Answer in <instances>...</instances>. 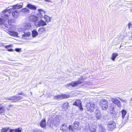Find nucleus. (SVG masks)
<instances>
[{"label":"nucleus","instance_id":"nucleus-1","mask_svg":"<svg viewBox=\"0 0 132 132\" xmlns=\"http://www.w3.org/2000/svg\"><path fill=\"white\" fill-rule=\"evenodd\" d=\"M22 6L21 4H18L15 5L11 7V8L9 9H7L4 10L2 13V16L5 19H8L9 18V15L7 14H10L12 12H13L14 10L19 9L21 8Z\"/></svg>","mask_w":132,"mask_h":132},{"label":"nucleus","instance_id":"nucleus-2","mask_svg":"<svg viewBox=\"0 0 132 132\" xmlns=\"http://www.w3.org/2000/svg\"><path fill=\"white\" fill-rule=\"evenodd\" d=\"M83 82V80L81 79H79L78 80L72 81L71 83L68 84L67 85H65L66 87L69 89H71V87L70 86L72 87H75L76 86H77L78 85L81 84Z\"/></svg>","mask_w":132,"mask_h":132},{"label":"nucleus","instance_id":"nucleus-3","mask_svg":"<svg viewBox=\"0 0 132 132\" xmlns=\"http://www.w3.org/2000/svg\"><path fill=\"white\" fill-rule=\"evenodd\" d=\"M100 104L102 110H105L108 108V102L104 99L100 100Z\"/></svg>","mask_w":132,"mask_h":132},{"label":"nucleus","instance_id":"nucleus-4","mask_svg":"<svg viewBox=\"0 0 132 132\" xmlns=\"http://www.w3.org/2000/svg\"><path fill=\"white\" fill-rule=\"evenodd\" d=\"M95 105L94 103H87L86 105V107L87 111L90 112H93L94 109Z\"/></svg>","mask_w":132,"mask_h":132},{"label":"nucleus","instance_id":"nucleus-5","mask_svg":"<svg viewBox=\"0 0 132 132\" xmlns=\"http://www.w3.org/2000/svg\"><path fill=\"white\" fill-rule=\"evenodd\" d=\"M22 97L20 96H14L10 97L7 98V99L11 101L12 102H16L18 101L23 99Z\"/></svg>","mask_w":132,"mask_h":132},{"label":"nucleus","instance_id":"nucleus-6","mask_svg":"<svg viewBox=\"0 0 132 132\" xmlns=\"http://www.w3.org/2000/svg\"><path fill=\"white\" fill-rule=\"evenodd\" d=\"M69 131L70 132H78L80 130V127H78L77 126L70 125L69 126Z\"/></svg>","mask_w":132,"mask_h":132},{"label":"nucleus","instance_id":"nucleus-7","mask_svg":"<svg viewBox=\"0 0 132 132\" xmlns=\"http://www.w3.org/2000/svg\"><path fill=\"white\" fill-rule=\"evenodd\" d=\"M70 96L69 95L66 94H61V95H58L55 96L54 97V98L55 100L61 99L63 98H69Z\"/></svg>","mask_w":132,"mask_h":132},{"label":"nucleus","instance_id":"nucleus-8","mask_svg":"<svg viewBox=\"0 0 132 132\" xmlns=\"http://www.w3.org/2000/svg\"><path fill=\"white\" fill-rule=\"evenodd\" d=\"M81 102L79 100H76L73 104V105H76L78 107L80 111L83 110V108L81 105Z\"/></svg>","mask_w":132,"mask_h":132},{"label":"nucleus","instance_id":"nucleus-9","mask_svg":"<svg viewBox=\"0 0 132 132\" xmlns=\"http://www.w3.org/2000/svg\"><path fill=\"white\" fill-rule=\"evenodd\" d=\"M116 127V123L113 121L109 122L108 125V129L109 130H112Z\"/></svg>","mask_w":132,"mask_h":132},{"label":"nucleus","instance_id":"nucleus-10","mask_svg":"<svg viewBox=\"0 0 132 132\" xmlns=\"http://www.w3.org/2000/svg\"><path fill=\"white\" fill-rule=\"evenodd\" d=\"M69 127L68 128L66 125L63 124L62 125L60 128V130L62 132H70L69 131Z\"/></svg>","mask_w":132,"mask_h":132},{"label":"nucleus","instance_id":"nucleus-11","mask_svg":"<svg viewBox=\"0 0 132 132\" xmlns=\"http://www.w3.org/2000/svg\"><path fill=\"white\" fill-rule=\"evenodd\" d=\"M111 101L115 104H116L119 108L121 107V103L120 101L116 98H112Z\"/></svg>","mask_w":132,"mask_h":132},{"label":"nucleus","instance_id":"nucleus-12","mask_svg":"<svg viewBox=\"0 0 132 132\" xmlns=\"http://www.w3.org/2000/svg\"><path fill=\"white\" fill-rule=\"evenodd\" d=\"M29 19L30 21L32 22H36L38 20V17L36 16L32 15L29 17Z\"/></svg>","mask_w":132,"mask_h":132},{"label":"nucleus","instance_id":"nucleus-13","mask_svg":"<svg viewBox=\"0 0 132 132\" xmlns=\"http://www.w3.org/2000/svg\"><path fill=\"white\" fill-rule=\"evenodd\" d=\"M96 119L98 120L101 117V114L100 111L98 110H96L95 112Z\"/></svg>","mask_w":132,"mask_h":132},{"label":"nucleus","instance_id":"nucleus-14","mask_svg":"<svg viewBox=\"0 0 132 132\" xmlns=\"http://www.w3.org/2000/svg\"><path fill=\"white\" fill-rule=\"evenodd\" d=\"M8 32V34L11 36L17 37L18 35V32L15 31L9 30Z\"/></svg>","mask_w":132,"mask_h":132},{"label":"nucleus","instance_id":"nucleus-15","mask_svg":"<svg viewBox=\"0 0 132 132\" xmlns=\"http://www.w3.org/2000/svg\"><path fill=\"white\" fill-rule=\"evenodd\" d=\"M12 12V14L13 16L15 18L17 17L19 14L20 13V11L18 10H13Z\"/></svg>","mask_w":132,"mask_h":132},{"label":"nucleus","instance_id":"nucleus-16","mask_svg":"<svg viewBox=\"0 0 132 132\" xmlns=\"http://www.w3.org/2000/svg\"><path fill=\"white\" fill-rule=\"evenodd\" d=\"M38 23L36 24V26L38 25V26H45L47 25L46 23L43 20H41L39 21L38 22Z\"/></svg>","mask_w":132,"mask_h":132},{"label":"nucleus","instance_id":"nucleus-17","mask_svg":"<svg viewBox=\"0 0 132 132\" xmlns=\"http://www.w3.org/2000/svg\"><path fill=\"white\" fill-rule=\"evenodd\" d=\"M27 7L30 9L32 10H35L36 9V7L35 6L32 5L31 4H28Z\"/></svg>","mask_w":132,"mask_h":132},{"label":"nucleus","instance_id":"nucleus-18","mask_svg":"<svg viewBox=\"0 0 132 132\" xmlns=\"http://www.w3.org/2000/svg\"><path fill=\"white\" fill-rule=\"evenodd\" d=\"M31 33L30 32H27L26 33H24L22 35V38L24 39H27L31 35Z\"/></svg>","mask_w":132,"mask_h":132},{"label":"nucleus","instance_id":"nucleus-19","mask_svg":"<svg viewBox=\"0 0 132 132\" xmlns=\"http://www.w3.org/2000/svg\"><path fill=\"white\" fill-rule=\"evenodd\" d=\"M53 121V123L54 126L55 127L58 126L59 123V121L58 120V119L56 118H54Z\"/></svg>","mask_w":132,"mask_h":132},{"label":"nucleus","instance_id":"nucleus-20","mask_svg":"<svg viewBox=\"0 0 132 132\" xmlns=\"http://www.w3.org/2000/svg\"><path fill=\"white\" fill-rule=\"evenodd\" d=\"M46 123L45 119H43L41 122L40 123V126L41 127L43 128H45Z\"/></svg>","mask_w":132,"mask_h":132},{"label":"nucleus","instance_id":"nucleus-21","mask_svg":"<svg viewBox=\"0 0 132 132\" xmlns=\"http://www.w3.org/2000/svg\"><path fill=\"white\" fill-rule=\"evenodd\" d=\"M45 31V28L44 27H43L42 28H40L38 31L39 34H41L44 33Z\"/></svg>","mask_w":132,"mask_h":132},{"label":"nucleus","instance_id":"nucleus-22","mask_svg":"<svg viewBox=\"0 0 132 132\" xmlns=\"http://www.w3.org/2000/svg\"><path fill=\"white\" fill-rule=\"evenodd\" d=\"M32 37H35L37 36L38 35V33L37 31L35 29H34L32 31Z\"/></svg>","mask_w":132,"mask_h":132},{"label":"nucleus","instance_id":"nucleus-23","mask_svg":"<svg viewBox=\"0 0 132 132\" xmlns=\"http://www.w3.org/2000/svg\"><path fill=\"white\" fill-rule=\"evenodd\" d=\"M98 131L99 132H105V129L103 126L100 125L99 126Z\"/></svg>","mask_w":132,"mask_h":132},{"label":"nucleus","instance_id":"nucleus-24","mask_svg":"<svg viewBox=\"0 0 132 132\" xmlns=\"http://www.w3.org/2000/svg\"><path fill=\"white\" fill-rule=\"evenodd\" d=\"M31 27V24L29 23H26L24 27L25 29L28 30L30 29Z\"/></svg>","mask_w":132,"mask_h":132},{"label":"nucleus","instance_id":"nucleus-25","mask_svg":"<svg viewBox=\"0 0 132 132\" xmlns=\"http://www.w3.org/2000/svg\"><path fill=\"white\" fill-rule=\"evenodd\" d=\"M118 55V54L117 53H113L112 55L111 59L113 61H114L115 58Z\"/></svg>","mask_w":132,"mask_h":132},{"label":"nucleus","instance_id":"nucleus-26","mask_svg":"<svg viewBox=\"0 0 132 132\" xmlns=\"http://www.w3.org/2000/svg\"><path fill=\"white\" fill-rule=\"evenodd\" d=\"M69 106V103L68 102L63 103L62 104V107L63 109H67Z\"/></svg>","mask_w":132,"mask_h":132},{"label":"nucleus","instance_id":"nucleus-27","mask_svg":"<svg viewBox=\"0 0 132 132\" xmlns=\"http://www.w3.org/2000/svg\"><path fill=\"white\" fill-rule=\"evenodd\" d=\"M121 112L122 114V118L123 119H124L127 113L126 111L124 109H123L122 110Z\"/></svg>","mask_w":132,"mask_h":132},{"label":"nucleus","instance_id":"nucleus-28","mask_svg":"<svg viewBox=\"0 0 132 132\" xmlns=\"http://www.w3.org/2000/svg\"><path fill=\"white\" fill-rule=\"evenodd\" d=\"M53 120H52L50 121H48V125L51 128H52L53 127Z\"/></svg>","mask_w":132,"mask_h":132},{"label":"nucleus","instance_id":"nucleus-29","mask_svg":"<svg viewBox=\"0 0 132 132\" xmlns=\"http://www.w3.org/2000/svg\"><path fill=\"white\" fill-rule=\"evenodd\" d=\"M21 11L24 13H27L29 12V10L27 8H24L21 10Z\"/></svg>","mask_w":132,"mask_h":132},{"label":"nucleus","instance_id":"nucleus-30","mask_svg":"<svg viewBox=\"0 0 132 132\" xmlns=\"http://www.w3.org/2000/svg\"><path fill=\"white\" fill-rule=\"evenodd\" d=\"M14 20L12 19H10L8 20V23L9 25L10 26L12 25V24L14 22Z\"/></svg>","mask_w":132,"mask_h":132},{"label":"nucleus","instance_id":"nucleus-31","mask_svg":"<svg viewBox=\"0 0 132 132\" xmlns=\"http://www.w3.org/2000/svg\"><path fill=\"white\" fill-rule=\"evenodd\" d=\"M90 131L92 132H96V130L95 127H92L89 128Z\"/></svg>","mask_w":132,"mask_h":132},{"label":"nucleus","instance_id":"nucleus-32","mask_svg":"<svg viewBox=\"0 0 132 132\" xmlns=\"http://www.w3.org/2000/svg\"><path fill=\"white\" fill-rule=\"evenodd\" d=\"M13 131L14 132H21L22 131V129L20 128H19L16 129H13Z\"/></svg>","mask_w":132,"mask_h":132},{"label":"nucleus","instance_id":"nucleus-33","mask_svg":"<svg viewBox=\"0 0 132 132\" xmlns=\"http://www.w3.org/2000/svg\"><path fill=\"white\" fill-rule=\"evenodd\" d=\"M5 22V19L2 18H0V24H4Z\"/></svg>","mask_w":132,"mask_h":132},{"label":"nucleus","instance_id":"nucleus-34","mask_svg":"<svg viewBox=\"0 0 132 132\" xmlns=\"http://www.w3.org/2000/svg\"><path fill=\"white\" fill-rule=\"evenodd\" d=\"M79 123L77 121H75L73 123V125L77 126L78 127H80L79 126Z\"/></svg>","mask_w":132,"mask_h":132},{"label":"nucleus","instance_id":"nucleus-35","mask_svg":"<svg viewBox=\"0 0 132 132\" xmlns=\"http://www.w3.org/2000/svg\"><path fill=\"white\" fill-rule=\"evenodd\" d=\"M4 108L3 107H0V114L4 113Z\"/></svg>","mask_w":132,"mask_h":132},{"label":"nucleus","instance_id":"nucleus-36","mask_svg":"<svg viewBox=\"0 0 132 132\" xmlns=\"http://www.w3.org/2000/svg\"><path fill=\"white\" fill-rule=\"evenodd\" d=\"M45 18L46 19V22H50L51 21V18L50 17L46 16V17H45Z\"/></svg>","mask_w":132,"mask_h":132},{"label":"nucleus","instance_id":"nucleus-37","mask_svg":"<svg viewBox=\"0 0 132 132\" xmlns=\"http://www.w3.org/2000/svg\"><path fill=\"white\" fill-rule=\"evenodd\" d=\"M32 132H42V131L38 129H33L32 131Z\"/></svg>","mask_w":132,"mask_h":132},{"label":"nucleus","instance_id":"nucleus-38","mask_svg":"<svg viewBox=\"0 0 132 132\" xmlns=\"http://www.w3.org/2000/svg\"><path fill=\"white\" fill-rule=\"evenodd\" d=\"M8 130V129L6 128H3L1 132H6Z\"/></svg>","mask_w":132,"mask_h":132},{"label":"nucleus","instance_id":"nucleus-39","mask_svg":"<svg viewBox=\"0 0 132 132\" xmlns=\"http://www.w3.org/2000/svg\"><path fill=\"white\" fill-rule=\"evenodd\" d=\"M113 118H114L115 119L117 118V116L116 114H113L112 115Z\"/></svg>","mask_w":132,"mask_h":132},{"label":"nucleus","instance_id":"nucleus-40","mask_svg":"<svg viewBox=\"0 0 132 132\" xmlns=\"http://www.w3.org/2000/svg\"><path fill=\"white\" fill-rule=\"evenodd\" d=\"M128 26L129 29L130 27H131L132 26V24L130 23H129L128 24Z\"/></svg>","mask_w":132,"mask_h":132},{"label":"nucleus","instance_id":"nucleus-41","mask_svg":"<svg viewBox=\"0 0 132 132\" xmlns=\"http://www.w3.org/2000/svg\"><path fill=\"white\" fill-rule=\"evenodd\" d=\"M21 50V48H16L15 49V51L16 52H20Z\"/></svg>","mask_w":132,"mask_h":132},{"label":"nucleus","instance_id":"nucleus-42","mask_svg":"<svg viewBox=\"0 0 132 132\" xmlns=\"http://www.w3.org/2000/svg\"><path fill=\"white\" fill-rule=\"evenodd\" d=\"M110 109L111 110L113 111L114 109V108L113 106H111L110 108Z\"/></svg>","mask_w":132,"mask_h":132},{"label":"nucleus","instance_id":"nucleus-43","mask_svg":"<svg viewBox=\"0 0 132 132\" xmlns=\"http://www.w3.org/2000/svg\"><path fill=\"white\" fill-rule=\"evenodd\" d=\"M5 25V26L7 27V28H8L9 27L11 28V27L10 26H9L7 24H5L4 25Z\"/></svg>","mask_w":132,"mask_h":132},{"label":"nucleus","instance_id":"nucleus-44","mask_svg":"<svg viewBox=\"0 0 132 132\" xmlns=\"http://www.w3.org/2000/svg\"><path fill=\"white\" fill-rule=\"evenodd\" d=\"M8 51H9L11 52L13 51V49L12 48H11L8 49Z\"/></svg>","mask_w":132,"mask_h":132},{"label":"nucleus","instance_id":"nucleus-45","mask_svg":"<svg viewBox=\"0 0 132 132\" xmlns=\"http://www.w3.org/2000/svg\"><path fill=\"white\" fill-rule=\"evenodd\" d=\"M5 46V48L6 49H7V48H9V46H8V45H7L6 46Z\"/></svg>","mask_w":132,"mask_h":132},{"label":"nucleus","instance_id":"nucleus-46","mask_svg":"<svg viewBox=\"0 0 132 132\" xmlns=\"http://www.w3.org/2000/svg\"><path fill=\"white\" fill-rule=\"evenodd\" d=\"M120 100L122 101V102H125V100H122V99H120Z\"/></svg>","mask_w":132,"mask_h":132},{"label":"nucleus","instance_id":"nucleus-47","mask_svg":"<svg viewBox=\"0 0 132 132\" xmlns=\"http://www.w3.org/2000/svg\"><path fill=\"white\" fill-rule=\"evenodd\" d=\"M18 94L19 95H21L23 94V93H19Z\"/></svg>","mask_w":132,"mask_h":132},{"label":"nucleus","instance_id":"nucleus-48","mask_svg":"<svg viewBox=\"0 0 132 132\" xmlns=\"http://www.w3.org/2000/svg\"><path fill=\"white\" fill-rule=\"evenodd\" d=\"M129 38L130 39L132 40V35Z\"/></svg>","mask_w":132,"mask_h":132},{"label":"nucleus","instance_id":"nucleus-49","mask_svg":"<svg viewBox=\"0 0 132 132\" xmlns=\"http://www.w3.org/2000/svg\"><path fill=\"white\" fill-rule=\"evenodd\" d=\"M9 132H13V130L12 129H10Z\"/></svg>","mask_w":132,"mask_h":132},{"label":"nucleus","instance_id":"nucleus-50","mask_svg":"<svg viewBox=\"0 0 132 132\" xmlns=\"http://www.w3.org/2000/svg\"><path fill=\"white\" fill-rule=\"evenodd\" d=\"M38 11H39V12L40 11H42V9H39L38 10Z\"/></svg>","mask_w":132,"mask_h":132},{"label":"nucleus","instance_id":"nucleus-51","mask_svg":"<svg viewBox=\"0 0 132 132\" xmlns=\"http://www.w3.org/2000/svg\"><path fill=\"white\" fill-rule=\"evenodd\" d=\"M23 94V96H26V95L25 94Z\"/></svg>","mask_w":132,"mask_h":132},{"label":"nucleus","instance_id":"nucleus-52","mask_svg":"<svg viewBox=\"0 0 132 132\" xmlns=\"http://www.w3.org/2000/svg\"><path fill=\"white\" fill-rule=\"evenodd\" d=\"M8 46H9V48L11 47V45H8Z\"/></svg>","mask_w":132,"mask_h":132},{"label":"nucleus","instance_id":"nucleus-53","mask_svg":"<svg viewBox=\"0 0 132 132\" xmlns=\"http://www.w3.org/2000/svg\"><path fill=\"white\" fill-rule=\"evenodd\" d=\"M45 1H48V2H50V1H49V0H45Z\"/></svg>","mask_w":132,"mask_h":132},{"label":"nucleus","instance_id":"nucleus-54","mask_svg":"<svg viewBox=\"0 0 132 132\" xmlns=\"http://www.w3.org/2000/svg\"><path fill=\"white\" fill-rule=\"evenodd\" d=\"M121 45L120 47H120H121Z\"/></svg>","mask_w":132,"mask_h":132}]
</instances>
